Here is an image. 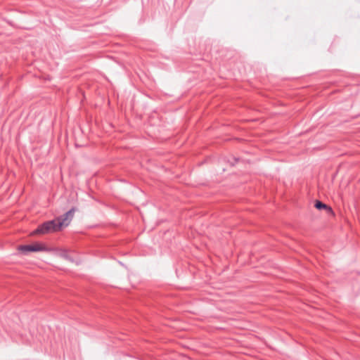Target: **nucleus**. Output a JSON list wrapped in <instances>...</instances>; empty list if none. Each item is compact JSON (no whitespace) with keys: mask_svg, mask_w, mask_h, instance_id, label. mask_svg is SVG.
I'll return each instance as SVG.
<instances>
[{"mask_svg":"<svg viewBox=\"0 0 360 360\" xmlns=\"http://www.w3.org/2000/svg\"><path fill=\"white\" fill-rule=\"evenodd\" d=\"M59 228L56 220L48 221L40 225L34 232V233L45 234L51 232L58 231Z\"/></svg>","mask_w":360,"mask_h":360,"instance_id":"nucleus-1","label":"nucleus"},{"mask_svg":"<svg viewBox=\"0 0 360 360\" xmlns=\"http://www.w3.org/2000/svg\"><path fill=\"white\" fill-rule=\"evenodd\" d=\"M74 213L75 209L72 208L68 212H67L63 216L58 217L57 219H55L56 220V223L59 228V230H60L63 226H67L70 224L72 219L73 218Z\"/></svg>","mask_w":360,"mask_h":360,"instance_id":"nucleus-2","label":"nucleus"},{"mask_svg":"<svg viewBox=\"0 0 360 360\" xmlns=\"http://www.w3.org/2000/svg\"><path fill=\"white\" fill-rule=\"evenodd\" d=\"M18 250L24 253L28 252H38L46 250V247L42 243H36L32 245H20Z\"/></svg>","mask_w":360,"mask_h":360,"instance_id":"nucleus-3","label":"nucleus"},{"mask_svg":"<svg viewBox=\"0 0 360 360\" xmlns=\"http://www.w3.org/2000/svg\"><path fill=\"white\" fill-rule=\"evenodd\" d=\"M315 207L321 210V209H326L328 210V212H332V210L330 207H328L326 204L321 202V201H316L315 203Z\"/></svg>","mask_w":360,"mask_h":360,"instance_id":"nucleus-4","label":"nucleus"},{"mask_svg":"<svg viewBox=\"0 0 360 360\" xmlns=\"http://www.w3.org/2000/svg\"><path fill=\"white\" fill-rule=\"evenodd\" d=\"M63 256L64 257H67V256H66V253H65V252H63Z\"/></svg>","mask_w":360,"mask_h":360,"instance_id":"nucleus-5","label":"nucleus"}]
</instances>
